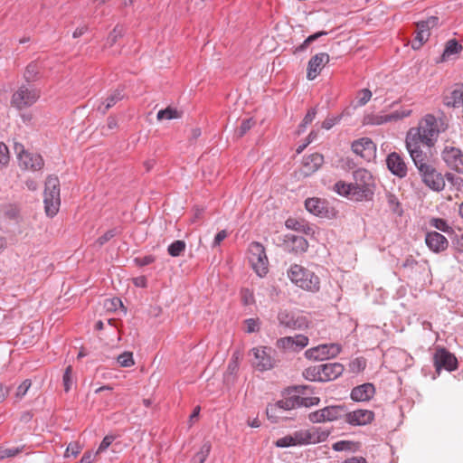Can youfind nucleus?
I'll return each mask as SVG.
<instances>
[{
  "instance_id": "obj_11",
  "label": "nucleus",
  "mask_w": 463,
  "mask_h": 463,
  "mask_svg": "<svg viewBox=\"0 0 463 463\" xmlns=\"http://www.w3.org/2000/svg\"><path fill=\"white\" fill-rule=\"evenodd\" d=\"M439 23V18L430 16L427 20L417 23V31L411 46L414 50L420 49L422 44L428 41L430 35V29L436 27Z\"/></svg>"
},
{
  "instance_id": "obj_12",
  "label": "nucleus",
  "mask_w": 463,
  "mask_h": 463,
  "mask_svg": "<svg viewBox=\"0 0 463 463\" xmlns=\"http://www.w3.org/2000/svg\"><path fill=\"white\" fill-rule=\"evenodd\" d=\"M423 183L431 190L440 192L445 187L444 176L432 165L419 171Z\"/></svg>"
},
{
  "instance_id": "obj_62",
  "label": "nucleus",
  "mask_w": 463,
  "mask_h": 463,
  "mask_svg": "<svg viewBox=\"0 0 463 463\" xmlns=\"http://www.w3.org/2000/svg\"><path fill=\"white\" fill-rule=\"evenodd\" d=\"M341 119L340 116L333 117V118H327L322 122V128L329 130L331 129L335 124H337Z\"/></svg>"
},
{
  "instance_id": "obj_57",
  "label": "nucleus",
  "mask_w": 463,
  "mask_h": 463,
  "mask_svg": "<svg viewBox=\"0 0 463 463\" xmlns=\"http://www.w3.org/2000/svg\"><path fill=\"white\" fill-rule=\"evenodd\" d=\"M31 385H32L31 380H29V379L24 380L17 387V391H16V394H15L16 397L19 399H22L23 397H24L25 394L27 393L28 390L30 389Z\"/></svg>"
},
{
  "instance_id": "obj_40",
  "label": "nucleus",
  "mask_w": 463,
  "mask_h": 463,
  "mask_svg": "<svg viewBox=\"0 0 463 463\" xmlns=\"http://www.w3.org/2000/svg\"><path fill=\"white\" fill-rule=\"evenodd\" d=\"M185 247L186 244L184 241L177 240L168 246L167 252L172 257H178L184 251Z\"/></svg>"
},
{
  "instance_id": "obj_33",
  "label": "nucleus",
  "mask_w": 463,
  "mask_h": 463,
  "mask_svg": "<svg viewBox=\"0 0 463 463\" xmlns=\"http://www.w3.org/2000/svg\"><path fill=\"white\" fill-rule=\"evenodd\" d=\"M461 50L462 46L456 40L448 41L442 53V60L445 61L451 55L458 53Z\"/></svg>"
},
{
  "instance_id": "obj_24",
  "label": "nucleus",
  "mask_w": 463,
  "mask_h": 463,
  "mask_svg": "<svg viewBox=\"0 0 463 463\" xmlns=\"http://www.w3.org/2000/svg\"><path fill=\"white\" fill-rule=\"evenodd\" d=\"M375 393V388L373 383H366L353 388L351 398L355 402L370 401Z\"/></svg>"
},
{
  "instance_id": "obj_32",
  "label": "nucleus",
  "mask_w": 463,
  "mask_h": 463,
  "mask_svg": "<svg viewBox=\"0 0 463 463\" xmlns=\"http://www.w3.org/2000/svg\"><path fill=\"white\" fill-rule=\"evenodd\" d=\"M283 411H280L279 406L277 402L269 404L266 409V414L268 419L274 423H277L281 419H286L287 417H284L282 415Z\"/></svg>"
},
{
  "instance_id": "obj_5",
  "label": "nucleus",
  "mask_w": 463,
  "mask_h": 463,
  "mask_svg": "<svg viewBox=\"0 0 463 463\" xmlns=\"http://www.w3.org/2000/svg\"><path fill=\"white\" fill-rule=\"evenodd\" d=\"M406 148L419 171L430 165V148L422 142L413 139L412 134L406 136Z\"/></svg>"
},
{
  "instance_id": "obj_1",
  "label": "nucleus",
  "mask_w": 463,
  "mask_h": 463,
  "mask_svg": "<svg viewBox=\"0 0 463 463\" xmlns=\"http://www.w3.org/2000/svg\"><path fill=\"white\" fill-rule=\"evenodd\" d=\"M441 125L442 123L433 115L429 114L420 120L418 128H411L408 131L407 136H411L412 134L413 139L422 142L428 148H430L434 145V142L441 130Z\"/></svg>"
},
{
  "instance_id": "obj_52",
  "label": "nucleus",
  "mask_w": 463,
  "mask_h": 463,
  "mask_svg": "<svg viewBox=\"0 0 463 463\" xmlns=\"http://www.w3.org/2000/svg\"><path fill=\"white\" fill-rule=\"evenodd\" d=\"M253 125L254 121L252 118L242 120L240 128L236 131V135L240 137L244 136L252 128Z\"/></svg>"
},
{
  "instance_id": "obj_61",
  "label": "nucleus",
  "mask_w": 463,
  "mask_h": 463,
  "mask_svg": "<svg viewBox=\"0 0 463 463\" xmlns=\"http://www.w3.org/2000/svg\"><path fill=\"white\" fill-rule=\"evenodd\" d=\"M371 97H372V92L370 90H368V89L362 90L358 95V101H357L358 105L359 106L365 105L370 100Z\"/></svg>"
},
{
  "instance_id": "obj_56",
  "label": "nucleus",
  "mask_w": 463,
  "mask_h": 463,
  "mask_svg": "<svg viewBox=\"0 0 463 463\" xmlns=\"http://www.w3.org/2000/svg\"><path fill=\"white\" fill-rule=\"evenodd\" d=\"M293 339L295 351L301 350L308 345V338L304 335H297Z\"/></svg>"
},
{
  "instance_id": "obj_22",
  "label": "nucleus",
  "mask_w": 463,
  "mask_h": 463,
  "mask_svg": "<svg viewBox=\"0 0 463 463\" xmlns=\"http://www.w3.org/2000/svg\"><path fill=\"white\" fill-rule=\"evenodd\" d=\"M386 165L391 173L400 178L406 176L407 166L401 156L392 152L386 158Z\"/></svg>"
},
{
  "instance_id": "obj_58",
  "label": "nucleus",
  "mask_w": 463,
  "mask_h": 463,
  "mask_svg": "<svg viewBox=\"0 0 463 463\" xmlns=\"http://www.w3.org/2000/svg\"><path fill=\"white\" fill-rule=\"evenodd\" d=\"M354 443L349 440H339L333 444L332 449L335 451L351 450Z\"/></svg>"
},
{
  "instance_id": "obj_30",
  "label": "nucleus",
  "mask_w": 463,
  "mask_h": 463,
  "mask_svg": "<svg viewBox=\"0 0 463 463\" xmlns=\"http://www.w3.org/2000/svg\"><path fill=\"white\" fill-rule=\"evenodd\" d=\"M40 75L41 66L37 62L32 61L25 68L24 72V79L26 84H30L36 81L40 78Z\"/></svg>"
},
{
  "instance_id": "obj_53",
  "label": "nucleus",
  "mask_w": 463,
  "mask_h": 463,
  "mask_svg": "<svg viewBox=\"0 0 463 463\" xmlns=\"http://www.w3.org/2000/svg\"><path fill=\"white\" fill-rule=\"evenodd\" d=\"M275 446L278 448H288L292 446H296L293 435L284 436L276 440Z\"/></svg>"
},
{
  "instance_id": "obj_27",
  "label": "nucleus",
  "mask_w": 463,
  "mask_h": 463,
  "mask_svg": "<svg viewBox=\"0 0 463 463\" xmlns=\"http://www.w3.org/2000/svg\"><path fill=\"white\" fill-rule=\"evenodd\" d=\"M125 97L124 89L118 88L113 90L108 98L103 101L99 107L98 110L100 111L103 115L107 113V111L115 106L118 101L122 100Z\"/></svg>"
},
{
  "instance_id": "obj_63",
  "label": "nucleus",
  "mask_w": 463,
  "mask_h": 463,
  "mask_svg": "<svg viewBox=\"0 0 463 463\" xmlns=\"http://www.w3.org/2000/svg\"><path fill=\"white\" fill-rule=\"evenodd\" d=\"M241 299L244 305H251L254 302L253 293L248 288L242 289Z\"/></svg>"
},
{
  "instance_id": "obj_26",
  "label": "nucleus",
  "mask_w": 463,
  "mask_h": 463,
  "mask_svg": "<svg viewBox=\"0 0 463 463\" xmlns=\"http://www.w3.org/2000/svg\"><path fill=\"white\" fill-rule=\"evenodd\" d=\"M411 113V109H402L401 110H395L390 114L385 115H378L374 117V119L372 121L374 125H382L391 121H398L406 117H409Z\"/></svg>"
},
{
  "instance_id": "obj_55",
  "label": "nucleus",
  "mask_w": 463,
  "mask_h": 463,
  "mask_svg": "<svg viewBox=\"0 0 463 463\" xmlns=\"http://www.w3.org/2000/svg\"><path fill=\"white\" fill-rule=\"evenodd\" d=\"M386 199H387V203H388L390 209L393 213H399L400 212V203L398 201V198L392 193L388 192L386 194Z\"/></svg>"
},
{
  "instance_id": "obj_51",
  "label": "nucleus",
  "mask_w": 463,
  "mask_h": 463,
  "mask_svg": "<svg viewBox=\"0 0 463 463\" xmlns=\"http://www.w3.org/2000/svg\"><path fill=\"white\" fill-rule=\"evenodd\" d=\"M118 230L117 228H113V229H110L109 231H107L102 236L99 237L96 241V242L99 245V246H102L104 245L106 242H108L110 239H112L113 237H115L117 234H118Z\"/></svg>"
},
{
  "instance_id": "obj_47",
  "label": "nucleus",
  "mask_w": 463,
  "mask_h": 463,
  "mask_svg": "<svg viewBox=\"0 0 463 463\" xmlns=\"http://www.w3.org/2000/svg\"><path fill=\"white\" fill-rule=\"evenodd\" d=\"M320 402L318 397H300L298 395V403L299 407H311L317 405Z\"/></svg>"
},
{
  "instance_id": "obj_2",
  "label": "nucleus",
  "mask_w": 463,
  "mask_h": 463,
  "mask_svg": "<svg viewBox=\"0 0 463 463\" xmlns=\"http://www.w3.org/2000/svg\"><path fill=\"white\" fill-rule=\"evenodd\" d=\"M288 277L298 288L310 292L320 289V279L313 271L298 264H293L288 269Z\"/></svg>"
},
{
  "instance_id": "obj_4",
  "label": "nucleus",
  "mask_w": 463,
  "mask_h": 463,
  "mask_svg": "<svg viewBox=\"0 0 463 463\" xmlns=\"http://www.w3.org/2000/svg\"><path fill=\"white\" fill-rule=\"evenodd\" d=\"M43 203L46 214L56 215L61 205L60 182L56 176L50 175L46 179Z\"/></svg>"
},
{
  "instance_id": "obj_36",
  "label": "nucleus",
  "mask_w": 463,
  "mask_h": 463,
  "mask_svg": "<svg viewBox=\"0 0 463 463\" xmlns=\"http://www.w3.org/2000/svg\"><path fill=\"white\" fill-rule=\"evenodd\" d=\"M320 368H321V364L317 365V366L308 367L304 371L303 375L307 380H310V381L324 382V379L322 378L323 373H322V371L320 370Z\"/></svg>"
},
{
  "instance_id": "obj_17",
  "label": "nucleus",
  "mask_w": 463,
  "mask_h": 463,
  "mask_svg": "<svg viewBox=\"0 0 463 463\" xmlns=\"http://www.w3.org/2000/svg\"><path fill=\"white\" fill-rule=\"evenodd\" d=\"M305 207L307 212L320 218H329L333 211L328 207L326 201L317 197L307 198L305 201Z\"/></svg>"
},
{
  "instance_id": "obj_6",
  "label": "nucleus",
  "mask_w": 463,
  "mask_h": 463,
  "mask_svg": "<svg viewBox=\"0 0 463 463\" xmlns=\"http://www.w3.org/2000/svg\"><path fill=\"white\" fill-rule=\"evenodd\" d=\"M354 189L356 192V201L370 200L373 194V178L372 174L364 168L355 170L353 174Z\"/></svg>"
},
{
  "instance_id": "obj_60",
  "label": "nucleus",
  "mask_w": 463,
  "mask_h": 463,
  "mask_svg": "<svg viewBox=\"0 0 463 463\" xmlns=\"http://www.w3.org/2000/svg\"><path fill=\"white\" fill-rule=\"evenodd\" d=\"M245 331L247 333H254L259 331L260 329V323L257 319L254 318H249L245 320Z\"/></svg>"
},
{
  "instance_id": "obj_37",
  "label": "nucleus",
  "mask_w": 463,
  "mask_h": 463,
  "mask_svg": "<svg viewBox=\"0 0 463 463\" xmlns=\"http://www.w3.org/2000/svg\"><path fill=\"white\" fill-rule=\"evenodd\" d=\"M296 446L311 444V432L310 430H298L293 434Z\"/></svg>"
},
{
  "instance_id": "obj_14",
  "label": "nucleus",
  "mask_w": 463,
  "mask_h": 463,
  "mask_svg": "<svg viewBox=\"0 0 463 463\" xmlns=\"http://www.w3.org/2000/svg\"><path fill=\"white\" fill-rule=\"evenodd\" d=\"M340 352L341 346L338 344H326L308 349L306 355L310 359L325 360L336 356Z\"/></svg>"
},
{
  "instance_id": "obj_64",
  "label": "nucleus",
  "mask_w": 463,
  "mask_h": 463,
  "mask_svg": "<svg viewBox=\"0 0 463 463\" xmlns=\"http://www.w3.org/2000/svg\"><path fill=\"white\" fill-rule=\"evenodd\" d=\"M309 390H310V386H308V385H295V386L289 387L288 389V393L292 394L293 392H295V393H298L297 395L305 394L306 392L309 391Z\"/></svg>"
},
{
  "instance_id": "obj_16",
  "label": "nucleus",
  "mask_w": 463,
  "mask_h": 463,
  "mask_svg": "<svg viewBox=\"0 0 463 463\" xmlns=\"http://www.w3.org/2000/svg\"><path fill=\"white\" fill-rule=\"evenodd\" d=\"M433 360L435 368L438 372L441 369L451 372L458 366L456 357L444 348H440L436 351Z\"/></svg>"
},
{
  "instance_id": "obj_34",
  "label": "nucleus",
  "mask_w": 463,
  "mask_h": 463,
  "mask_svg": "<svg viewBox=\"0 0 463 463\" xmlns=\"http://www.w3.org/2000/svg\"><path fill=\"white\" fill-rule=\"evenodd\" d=\"M212 449V445L209 441H205L200 450L194 456V458L191 460V463H204L207 457L210 454Z\"/></svg>"
},
{
  "instance_id": "obj_49",
  "label": "nucleus",
  "mask_w": 463,
  "mask_h": 463,
  "mask_svg": "<svg viewBox=\"0 0 463 463\" xmlns=\"http://www.w3.org/2000/svg\"><path fill=\"white\" fill-rule=\"evenodd\" d=\"M294 343L295 342H294L293 336H286V337L279 338L277 341V346L279 348L295 351Z\"/></svg>"
},
{
  "instance_id": "obj_7",
  "label": "nucleus",
  "mask_w": 463,
  "mask_h": 463,
  "mask_svg": "<svg viewBox=\"0 0 463 463\" xmlns=\"http://www.w3.org/2000/svg\"><path fill=\"white\" fill-rule=\"evenodd\" d=\"M250 262L260 277H263L268 272V258L264 247L259 242H252L250 245Z\"/></svg>"
},
{
  "instance_id": "obj_10",
  "label": "nucleus",
  "mask_w": 463,
  "mask_h": 463,
  "mask_svg": "<svg viewBox=\"0 0 463 463\" xmlns=\"http://www.w3.org/2000/svg\"><path fill=\"white\" fill-rule=\"evenodd\" d=\"M345 412L343 405L326 406L321 410L310 412L308 420L313 423L334 421L341 419Z\"/></svg>"
},
{
  "instance_id": "obj_35",
  "label": "nucleus",
  "mask_w": 463,
  "mask_h": 463,
  "mask_svg": "<svg viewBox=\"0 0 463 463\" xmlns=\"http://www.w3.org/2000/svg\"><path fill=\"white\" fill-rule=\"evenodd\" d=\"M277 403L279 406L280 411H282L283 412L294 410L296 408H298V395H291L288 398L279 400L277 402Z\"/></svg>"
},
{
  "instance_id": "obj_31",
  "label": "nucleus",
  "mask_w": 463,
  "mask_h": 463,
  "mask_svg": "<svg viewBox=\"0 0 463 463\" xmlns=\"http://www.w3.org/2000/svg\"><path fill=\"white\" fill-rule=\"evenodd\" d=\"M334 190L340 195L350 196L351 198L356 200V192L354 191L352 183L338 181L335 184Z\"/></svg>"
},
{
  "instance_id": "obj_38",
  "label": "nucleus",
  "mask_w": 463,
  "mask_h": 463,
  "mask_svg": "<svg viewBox=\"0 0 463 463\" xmlns=\"http://www.w3.org/2000/svg\"><path fill=\"white\" fill-rule=\"evenodd\" d=\"M181 118V113L174 108L167 107L165 109H161L157 112L156 118L158 120L162 119H175Z\"/></svg>"
},
{
  "instance_id": "obj_42",
  "label": "nucleus",
  "mask_w": 463,
  "mask_h": 463,
  "mask_svg": "<svg viewBox=\"0 0 463 463\" xmlns=\"http://www.w3.org/2000/svg\"><path fill=\"white\" fill-rule=\"evenodd\" d=\"M430 224L435 229L448 234L453 232L452 228L448 224V222L444 219L432 218L430 222Z\"/></svg>"
},
{
  "instance_id": "obj_28",
  "label": "nucleus",
  "mask_w": 463,
  "mask_h": 463,
  "mask_svg": "<svg viewBox=\"0 0 463 463\" xmlns=\"http://www.w3.org/2000/svg\"><path fill=\"white\" fill-rule=\"evenodd\" d=\"M285 225L288 229L303 232L307 235L313 233L312 227L304 220H298L295 218H288L285 222Z\"/></svg>"
},
{
  "instance_id": "obj_13",
  "label": "nucleus",
  "mask_w": 463,
  "mask_h": 463,
  "mask_svg": "<svg viewBox=\"0 0 463 463\" xmlns=\"http://www.w3.org/2000/svg\"><path fill=\"white\" fill-rule=\"evenodd\" d=\"M352 151L366 161L375 157L376 146L369 137H362L354 140L351 146Z\"/></svg>"
},
{
  "instance_id": "obj_25",
  "label": "nucleus",
  "mask_w": 463,
  "mask_h": 463,
  "mask_svg": "<svg viewBox=\"0 0 463 463\" xmlns=\"http://www.w3.org/2000/svg\"><path fill=\"white\" fill-rule=\"evenodd\" d=\"M322 378L324 382H329L339 377L344 372V365L340 363H328L321 364Z\"/></svg>"
},
{
  "instance_id": "obj_18",
  "label": "nucleus",
  "mask_w": 463,
  "mask_h": 463,
  "mask_svg": "<svg viewBox=\"0 0 463 463\" xmlns=\"http://www.w3.org/2000/svg\"><path fill=\"white\" fill-rule=\"evenodd\" d=\"M329 62V55L320 52L314 55L308 61L307 78L309 80H315L321 72L323 67Z\"/></svg>"
},
{
  "instance_id": "obj_48",
  "label": "nucleus",
  "mask_w": 463,
  "mask_h": 463,
  "mask_svg": "<svg viewBox=\"0 0 463 463\" xmlns=\"http://www.w3.org/2000/svg\"><path fill=\"white\" fill-rule=\"evenodd\" d=\"M117 360L122 367H129L134 364L133 355L130 352H124L118 356Z\"/></svg>"
},
{
  "instance_id": "obj_44",
  "label": "nucleus",
  "mask_w": 463,
  "mask_h": 463,
  "mask_svg": "<svg viewBox=\"0 0 463 463\" xmlns=\"http://www.w3.org/2000/svg\"><path fill=\"white\" fill-rule=\"evenodd\" d=\"M62 383L65 392H69L74 384V381L72 378V367L71 365L67 366L63 376H62Z\"/></svg>"
},
{
  "instance_id": "obj_50",
  "label": "nucleus",
  "mask_w": 463,
  "mask_h": 463,
  "mask_svg": "<svg viewBox=\"0 0 463 463\" xmlns=\"http://www.w3.org/2000/svg\"><path fill=\"white\" fill-rule=\"evenodd\" d=\"M24 449V446L22 447H14V448H8L0 450V458L4 459L6 458H13L18 455L20 452H22Z\"/></svg>"
},
{
  "instance_id": "obj_20",
  "label": "nucleus",
  "mask_w": 463,
  "mask_h": 463,
  "mask_svg": "<svg viewBox=\"0 0 463 463\" xmlns=\"http://www.w3.org/2000/svg\"><path fill=\"white\" fill-rule=\"evenodd\" d=\"M284 246L285 250L288 252L300 254L307 251L308 248V242L302 236L287 234L285 235L284 239Z\"/></svg>"
},
{
  "instance_id": "obj_59",
  "label": "nucleus",
  "mask_w": 463,
  "mask_h": 463,
  "mask_svg": "<svg viewBox=\"0 0 463 463\" xmlns=\"http://www.w3.org/2000/svg\"><path fill=\"white\" fill-rule=\"evenodd\" d=\"M115 436L113 435H107L103 438L102 441L100 442L98 450L96 451V454L101 453L105 451L114 441Z\"/></svg>"
},
{
  "instance_id": "obj_3",
  "label": "nucleus",
  "mask_w": 463,
  "mask_h": 463,
  "mask_svg": "<svg viewBox=\"0 0 463 463\" xmlns=\"http://www.w3.org/2000/svg\"><path fill=\"white\" fill-rule=\"evenodd\" d=\"M41 91L31 84H22L11 97V106L22 110L33 106L39 99Z\"/></svg>"
},
{
  "instance_id": "obj_9",
  "label": "nucleus",
  "mask_w": 463,
  "mask_h": 463,
  "mask_svg": "<svg viewBox=\"0 0 463 463\" xmlns=\"http://www.w3.org/2000/svg\"><path fill=\"white\" fill-rule=\"evenodd\" d=\"M254 356L252 364L259 371L263 372L270 370L274 366L275 359L273 354L275 351L269 346H258L250 350Z\"/></svg>"
},
{
  "instance_id": "obj_45",
  "label": "nucleus",
  "mask_w": 463,
  "mask_h": 463,
  "mask_svg": "<svg viewBox=\"0 0 463 463\" xmlns=\"http://www.w3.org/2000/svg\"><path fill=\"white\" fill-rule=\"evenodd\" d=\"M324 162V156L321 154L315 153L310 155L306 159V165H312V170L315 171L318 169V167L323 164Z\"/></svg>"
},
{
  "instance_id": "obj_29",
  "label": "nucleus",
  "mask_w": 463,
  "mask_h": 463,
  "mask_svg": "<svg viewBox=\"0 0 463 463\" xmlns=\"http://www.w3.org/2000/svg\"><path fill=\"white\" fill-rule=\"evenodd\" d=\"M239 370L238 356L234 354L231 358L227 369L223 375V381L225 383H233L236 378L237 372Z\"/></svg>"
},
{
  "instance_id": "obj_15",
  "label": "nucleus",
  "mask_w": 463,
  "mask_h": 463,
  "mask_svg": "<svg viewBox=\"0 0 463 463\" xmlns=\"http://www.w3.org/2000/svg\"><path fill=\"white\" fill-rule=\"evenodd\" d=\"M442 159L449 168L463 174V153L460 149L445 146L442 151Z\"/></svg>"
},
{
  "instance_id": "obj_39",
  "label": "nucleus",
  "mask_w": 463,
  "mask_h": 463,
  "mask_svg": "<svg viewBox=\"0 0 463 463\" xmlns=\"http://www.w3.org/2000/svg\"><path fill=\"white\" fill-rule=\"evenodd\" d=\"M311 432V444H317L324 442L328 438L330 431L327 430H322L321 428L314 429Z\"/></svg>"
},
{
  "instance_id": "obj_23",
  "label": "nucleus",
  "mask_w": 463,
  "mask_h": 463,
  "mask_svg": "<svg viewBox=\"0 0 463 463\" xmlns=\"http://www.w3.org/2000/svg\"><path fill=\"white\" fill-rule=\"evenodd\" d=\"M425 242L429 249L434 252L445 250L449 246L446 237L438 232H430L426 234Z\"/></svg>"
},
{
  "instance_id": "obj_21",
  "label": "nucleus",
  "mask_w": 463,
  "mask_h": 463,
  "mask_svg": "<svg viewBox=\"0 0 463 463\" xmlns=\"http://www.w3.org/2000/svg\"><path fill=\"white\" fill-rule=\"evenodd\" d=\"M345 421L354 426H362L369 424L374 417L372 411L356 410L351 412H345Z\"/></svg>"
},
{
  "instance_id": "obj_43",
  "label": "nucleus",
  "mask_w": 463,
  "mask_h": 463,
  "mask_svg": "<svg viewBox=\"0 0 463 463\" xmlns=\"http://www.w3.org/2000/svg\"><path fill=\"white\" fill-rule=\"evenodd\" d=\"M316 115H317V109L316 108H312V109H310L307 111V113L304 117L302 122L298 126V134H300V133L305 131L306 128L309 124H311L312 121L315 119Z\"/></svg>"
},
{
  "instance_id": "obj_46",
  "label": "nucleus",
  "mask_w": 463,
  "mask_h": 463,
  "mask_svg": "<svg viewBox=\"0 0 463 463\" xmlns=\"http://www.w3.org/2000/svg\"><path fill=\"white\" fill-rule=\"evenodd\" d=\"M122 35L123 28L117 25L109 34L106 44L110 47L113 46L117 43L118 39L121 38Z\"/></svg>"
},
{
  "instance_id": "obj_41",
  "label": "nucleus",
  "mask_w": 463,
  "mask_h": 463,
  "mask_svg": "<svg viewBox=\"0 0 463 463\" xmlns=\"http://www.w3.org/2000/svg\"><path fill=\"white\" fill-rule=\"evenodd\" d=\"M327 33L325 31L317 32L314 34L309 35L299 46L296 47L295 52H304L310 43L317 40L323 35H326Z\"/></svg>"
},
{
  "instance_id": "obj_54",
  "label": "nucleus",
  "mask_w": 463,
  "mask_h": 463,
  "mask_svg": "<svg viewBox=\"0 0 463 463\" xmlns=\"http://www.w3.org/2000/svg\"><path fill=\"white\" fill-rule=\"evenodd\" d=\"M9 150L7 146L0 142V167L5 166L9 163Z\"/></svg>"
},
{
  "instance_id": "obj_8",
  "label": "nucleus",
  "mask_w": 463,
  "mask_h": 463,
  "mask_svg": "<svg viewBox=\"0 0 463 463\" xmlns=\"http://www.w3.org/2000/svg\"><path fill=\"white\" fill-rule=\"evenodd\" d=\"M277 318L280 326L291 330H301L308 326L306 316L287 309L279 310Z\"/></svg>"
},
{
  "instance_id": "obj_19",
  "label": "nucleus",
  "mask_w": 463,
  "mask_h": 463,
  "mask_svg": "<svg viewBox=\"0 0 463 463\" xmlns=\"http://www.w3.org/2000/svg\"><path fill=\"white\" fill-rule=\"evenodd\" d=\"M18 159L21 166L32 171L41 170L44 165L43 159L40 155L26 152L23 148L18 152Z\"/></svg>"
}]
</instances>
